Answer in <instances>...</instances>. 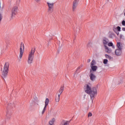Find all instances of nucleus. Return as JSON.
<instances>
[{
    "mask_svg": "<svg viewBox=\"0 0 125 125\" xmlns=\"http://www.w3.org/2000/svg\"><path fill=\"white\" fill-rule=\"evenodd\" d=\"M90 75H89V78L91 81L92 82H94V80H96V76L93 74V72H92V70H90Z\"/></svg>",
    "mask_w": 125,
    "mask_h": 125,
    "instance_id": "nucleus-9",
    "label": "nucleus"
},
{
    "mask_svg": "<svg viewBox=\"0 0 125 125\" xmlns=\"http://www.w3.org/2000/svg\"><path fill=\"white\" fill-rule=\"evenodd\" d=\"M104 51L106 53H111L112 52V49L109 48L107 45H104Z\"/></svg>",
    "mask_w": 125,
    "mask_h": 125,
    "instance_id": "nucleus-11",
    "label": "nucleus"
},
{
    "mask_svg": "<svg viewBox=\"0 0 125 125\" xmlns=\"http://www.w3.org/2000/svg\"><path fill=\"white\" fill-rule=\"evenodd\" d=\"M107 45L108 46H112L113 48H115V46L113 45V43L112 42H108L107 43Z\"/></svg>",
    "mask_w": 125,
    "mask_h": 125,
    "instance_id": "nucleus-22",
    "label": "nucleus"
},
{
    "mask_svg": "<svg viewBox=\"0 0 125 125\" xmlns=\"http://www.w3.org/2000/svg\"><path fill=\"white\" fill-rule=\"evenodd\" d=\"M123 38V35H120V38L122 39Z\"/></svg>",
    "mask_w": 125,
    "mask_h": 125,
    "instance_id": "nucleus-33",
    "label": "nucleus"
},
{
    "mask_svg": "<svg viewBox=\"0 0 125 125\" xmlns=\"http://www.w3.org/2000/svg\"><path fill=\"white\" fill-rule=\"evenodd\" d=\"M92 72H96V70H97V66L94 65V66H90Z\"/></svg>",
    "mask_w": 125,
    "mask_h": 125,
    "instance_id": "nucleus-14",
    "label": "nucleus"
},
{
    "mask_svg": "<svg viewBox=\"0 0 125 125\" xmlns=\"http://www.w3.org/2000/svg\"><path fill=\"white\" fill-rule=\"evenodd\" d=\"M103 63L104 64L105 66H106L107 67H110V65L108 64V60L104 59Z\"/></svg>",
    "mask_w": 125,
    "mask_h": 125,
    "instance_id": "nucleus-16",
    "label": "nucleus"
},
{
    "mask_svg": "<svg viewBox=\"0 0 125 125\" xmlns=\"http://www.w3.org/2000/svg\"><path fill=\"white\" fill-rule=\"evenodd\" d=\"M64 91V87H61L60 89V90H59V94H58V95H61V94H62V92H63V91Z\"/></svg>",
    "mask_w": 125,
    "mask_h": 125,
    "instance_id": "nucleus-18",
    "label": "nucleus"
},
{
    "mask_svg": "<svg viewBox=\"0 0 125 125\" xmlns=\"http://www.w3.org/2000/svg\"><path fill=\"white\" fill-rule=\"evenodd\" d=\"M35 1L36 2H40V1H41V0H35Z\"/></svg>",
    "mask_w": 125,
    "mask_h": 125,
    "instance_id": "nucleus-29",
    "label": "nucleus"
},
{
    "mask_svg": "<svg viewBox=\"0 0 125 125\" xmlns=\"http://www.w3.org/2000/svg\"><path fill=\"white\" fill-rule=\"evenodd\" d=\"M86 97V95H84V96H83V98H84V99H85Z\"/></svg>",
    "mask_w": 125,
    "mask_h": 125,
    "instance_id": "nucleus-34",
    "label": "nucleus"
},
{
    "mask_svg": "<svg viewBox=\"0 0 125 125\" xmlns=\"http://www.w3.org/2000/svg\"><path fill=\"white\" fill-rule=\"evenodd\" d=\"M87 45L89 47H92V46H93V42L90 41L89 42L88 44Z\"/></svg>",
    "mask_w": 125,
    "mask_h": 125,
    "instance_id": "nucleus-20",
    "label": "nucleus"
},
{
    "mask_svg": "<svg viewBox=\"0 0 125 125\" xmlns=\"http://www.w3.org/2000/svg\"><path fill=\"white\" fill-rule=\"evenodd\" d=\"M0 16H1V15H0Z\"/></svg>",
    "mask_w": 125,
    "mask_h": 125,
    "instance_id": "nucleus-38",
    "label": "nucleus"
},
{
    "mask_svg": "<svg viewBox=\"0 0 125 125\" xmlns=\"http://www.w3.org/2000/svg\"><path fill=\"white\" fill-rule=\"evenodd\" d=\"M122 30H123V31H125V27L123 28Z\"/></svg>",
    "mask_w": 125,
    "mask_h": 125,
    "instance_id": "nucleus-35",
    "label": "nucleus"
},
{
    "mask_svg": "<svg viewBox=\"0 0 125 125\" xmlns=\"http://www.w3.org/2000/svg\"><path fill=\"white\" fill-rule=\"evenodd\" d=\"M92 113L91 112H89L88 113V117H92Z\"/></svg>",
    "mask_w": 125,
    "mask_h": 125,
    "instance_id": "nucleus-26",
    "label": "nucleus"
},
{
    "mask_svg": "<svg viewBox=\"0 0 125 125\" xmlns=\"http://www.w3.org/2000/svg\"><path fill=\"white\" fill-rule=\"evenodd\" d=\"M122 24L123 26H125V21L124 20L122 21Z\"/></svg>",
    "mask_w": 125,
    "mask_h": 125,
    "instance_id": "nucleus-27",
    "label": "nucleus"
},
{
    "mask_svg": "<svg viewBox=\"0 0 125 125\" xmlns=\"http://www.w3.org/2000/svg\"><path fill=\"white\" fill-rule=\"evenodd\" d=\"M55 121H56L55 118H52V119L49 122V125H54V123H55Z\"/></svg>",
    "mask_w": 125,
    "mask_h": 125,
    "instance_id": "nucleus-17",
    "label": "nucleus"
},
{
    "mask_svg": "<svg viewBox=\"0 0 125 125\" xmlns=\"http://www.w3.org/2000/svg\"><path fill=\"white\" fill-rule=\"evenodd\" d=\"M109 42V40L107 39H104L103 40V43L104 45H107Z\"/></svg>",
    "mask_w": 125,
    "mask_h": 125,
    "instance_id": "nucleus-15",
    "label": "nucleus"
},
{
    "mask_svg": "<svg viewBox=\"0 0 125 125\" xmlns=\"http://www.w3.org/2000/svg\"><path fill=\"white\" fill-rule=\"evenodd\" d=\"M7 118H10V117H9V113H8V112H7Z\"/></svg>",
    "mask_w": 125,
    "mask_h": 125,
    "instance_id": "nucleus-28",
    "label": "nucleus"
},
{
    "mask_svg": "<svg viewBox=\"0 0 125 125\" xmlns=\"http://www.w3.org/2000/svg\"><path fill=\"white\" fill-rule=\"evenodd\" d=\"M8 107L10 109H13L15 107V103L12 101L9 102L7 104Z\"/></svg>",
    "mask_w": 125,
    "mask_h": 125,
    "instance_id": "nucleus-10",
    "label": "nucleus"
},
{
    "mask_svg": "<svg viewBox=\"0 0 125 125\" xmlns=\"http://www.w3.org/2000/svg\"><path fill=\"white\" fill-rule=\"evenodd\" d=\"M117 30L118 31V32H121V27L117 26Z\"/></svg>",
    "mask_w": 125,
    "mask_h": 125,
    "instance_id": "nucleus-25",
    "label": "nucleus"
},
{
    "mask_svg": "<svg viewBox=\"0 0 125 125\" xmlns=\"http://www.w3.org/2000/svg\"><path fill=\"white\" fill-rule=\"evenodd\" d=\"M18 10V7L14 6L12 8L11 10V18L15 16L16 15V13H17V10Z\"/></svg>",
    "mask_w": 125,
    "mask_h": 125,
    "instance_id": "nucleus-7",
    "label": "nucleus"
},
{
    "mask_svg": "<svg viewBox=\"0 0 125 125\" xmlns=\"http://www.w3.org/2000/svg\"><path fill=\"white\" fill-rule=\"evenodd\" d=\"M105 58H107V59H109V60H111V59H112V57L109 56L108 55L105 54Z\"/></svg>",
    "mask_w": 125,
    "mask_h": 125,
    "instance_id": "nucleus-23",
    "label": "nucleus"
},
{
    "mask_svg": "<svg viewBox=\"0 0 125 125\" xmlns=\"http://www.w3.org/2000/svg\"><path fill=\"white\" fill-rule=\"evenodd\" d=\"M117 47L118 49H121L123 50V44L120 42H117Z\"/></svg>",
    "mask_w": 125,
    "mask_h": 125,
    "instance_id": "nucleus-13",
    "label": "nucleus"
},
{
    "mask_svg": "<svg viewBox=\"0 0 125 125\" xmlns=\"http://www.w3.org/2000/svg\"><path fill=\"white\" fill-rule=\"evenodd\" d=\"M96 87H94L91 88V86L88 84H86L84 86V91L87 94L89 95L92 104H93V100L94 98H95V95H97V88L98 87V85L96 86Z\"/></svg>",
    "mask_w": 125,
    "mask_h": 125,
    "instance_id": "nucleus-1",
    "label": "nucleus"
},
{
    "mask_svg": "<svg viewBox=\"0 0 125 125\" xmlns=\"http://www.w3.org/2000/svg\"><path fill=\"white\" fill-rule=\"evenodd\" d=\"M90 61H91V60H90V59H88L87 61L88 63H90Z\"/></svg>",
    "mask_w": 125,
    "mask_h": 125,
    "instance_id": "nucleus-30",
    "label": "nucleus"
},
{
    "mask_svg": "<svg viewBox=\"0 0 125 125\" xmlns=\"http://www.w3.org/2000/svg\"><path fill=\"white\" fill-rule=\"evenodd\" d=\"M62 125H69V121H63L62 123Z\"/></svg>",
    "mask_w": 125,
    "mask_h": 125,
    "instance_id": "nucleus-19",
    "label": "nucleus"
},
{
    "mask_svg": "<svg viewBox=\"0 0 125 125\" xmlns=\"http://www.w3.org/2000/svg\"><path fill=\"white\" fill-rule=\"evenodd\" d=\"M1 19H2V16H0V22L1 21Z\"/></svg>",
    "mask_w": 125,
    "mask_h": 125,
    "instance_id": "nucleus-32",
    "label": "nucleus"
},
{
    "mask_svg": "<svg viewBox=\"0 0 125 125\" xmlns=\"http://www.w3.org/2000/svg\"><path fill=\"white\" fill-rule=\"evenodd\" d=\"M48 103H49V99L46 98L45 101V105L41 112L42 115L44 114V112H45V110H46V107L47 106V105H48Z\"/></svg>",
    "mask_w": 125,
    "mask_h": 125,
    "instance_id": "nucleus-6",
    "label": "nucleus"
},
{
    "mask_svg": "<svg viewBox=\"0 0 125 125\" xmlns=\"http://www.w3.org/2000/svg\"><path fill=\"white\" fill-rule=\"evenodd\" d=\"M122 50H121L120 49H117L115 51V55L117 56H120V55H121V54H122Z\"/></svg>",
    "mask_w": 125,
    "mask_h": 125,
    "instance_id": "nucleus-12",
    "label": "nucleus"
},
{
    "mask_svg": "<svg viewBox=\"0 0 125 125\" xmlns=\"http://www.w3.org/2000/svg\"><path fill=\"white\" fill-rule=\"evenodd\" d=\"M9 68V63L6 62L4 63L3 67L1 68V73L3 79L6 78L8 74V68Z\"/></svg>",
    "mask_w": 125,
    "mask_h": 125,
    "instance_id": "nucleus-2",
    "label": "nucleus"
},
{
    "mask_svg": "<svg viewBox=\"0 0 125 125\" xmlns=\"http://www.w3.org/2000/svg\"><path fill=\"white\" fill-rule=\"evenodd\" d=\"M96 62H95V61L94 60H93L91 62V65L90 66H94V65H95Z\"/></svg>",
    "mask_w": 125,
    "mask_h": 125,
    "instance_id": "nucleus-24",
    "label": "nucleus"
},
{
    "mask_svg": "<svg viewBox=\"0 0 125 125\" xmlns=\"http://www.w3.org/2000/svg\"><path fill=\"white\" fill-rule=\"evenodd\" d=\"M54 1V0H48V2H47L49 7V10L50 11L53 9V6L54 5V3H53Z\"/></svg>",
    "mask_w": 125,
    "mask_h": 125,
    "instance_id": "nucleus-5",
    "label": "nucleus"
},
{
    "mask_svg": "<svg viewBox=\"0 0 125 125\" xmlns=\"http://www.w3.org/2000/svg\"><path fill=\"white\" fill-rule=\"evenodd\" d=\"M24 49H25V47L24 46V43L21 42L20 49V54H19V58L20 59H22V57H23V54L24 53Z\"/></svg>",
    "mask_w": 125,
    "mask_h": 125,
    "instance_id": "nucleus-4",
    "label": "nucleus"
},
{
    "mask_svg": "<svg viewBox=\"0 0 125 125\" xmlns=\"http://www.w3.org/2000/svg\"><path fill=\"white\" fill-rule=\"evenodd\" d=\"M60 100V95H58L56 97V102H59Z\"/></svg>",
    "mask_w": 125,
    "mask_h": 125,
    "instance_id": "nucleus-21",
    "label": "nucleus"
},
{
    "mask_svg": "<svg viewBox=\"0 0 125 125\" xmlns=\"http://www.w3.org/2000/svg\"><path fill=\"white\" fill-rule=\"evenodd\" d=\"M74 77H76V74H74Z\"/></svg>",
    "mask_w": 125,
    "mask_h": 125,
    "instance_id": "nucleus-37",
    "label": "nucleus"
},
{
    "mask_svg": "<svg viewBox=\"0 0 125 125\" xmlns=\"http://www.w3.org/2000/svg\"><path fill=\"white\" fill-rule=\"evenodd\" d=\"M80 67H78V68H77V71H78V70H79V69H80Z\"/></svg>",
    "mask_w": 125,
    "mask_h": 125,
    "instance_id": "nucleus-36",
    "label": "nucleus"
},
{
    "mask_svg": "<svg viewBox=\"0 0 125 125\" xmlns=\"http://www.w3.org/2000/svg\"><path fill=\"white\" fill-rule=\"evenodd\" d=\"M78 3H79V0H74L72 5V11L74 12L76 11L77 6H78Z\"/></svg>",
    "mask_w": 125,
    "mask_h": 125,
    "instance_id": "nucleus-8",
    "label": "nucleus"
},
{
    "mask_svg": "<svg viewBox=\"0 0 125 125\" xmlns=\"http://www.w3.org/2000/svg\"><path fill=\"white\" fill-rule=\"evenodd\" d=\"M116 33L117 36H119V34H120V33L119 32V31H117V32H116Z\"/></svg>",
    "mask_w": 125,
    "mask_h": 125,
    "instance_id": "nucleus-31",
    "label": "nucleus"
},
{
    "mask_svg": "<svg viewBox=\"0 0 125 125\" xmlns=\"http://www.w3.org/2000/svg\"><path fill=\"white\" fill-rule=\"evenodd\" d=\"M35 49L32 48L28 53L27 56V62L29 64L33 63V60H34V57H35Z\"/></svg>",
    "mask_w": 125,
    "mask_h": 125,
    "instance_id": "nucleus-3",
    "label": "nucleus"
}]
</instances>
